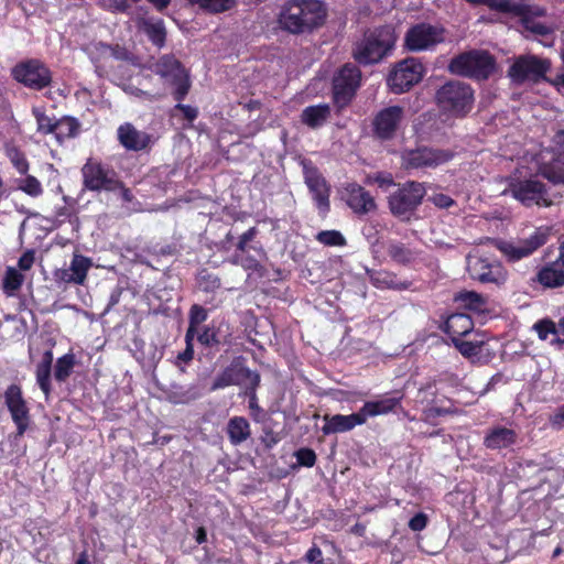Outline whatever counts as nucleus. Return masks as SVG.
Returning a JSON list of instances; mask_svg holds the SVG:
<instances>
[{"label": "nucleus", "mask_w": 564, "mask_h": 564, "mask_svg": "<svg viewBox=\"0 0 564 564\" xmlns=\"http://www.w3.org/2000/svg\"><path fill=\"white\" fill-rule=\"evenodd\" d=\"M33 262H34V253L31 251H28L24 254H22V257L19 259L18 264L21 270L26 271L33 265Z\"/></svg>", "instance_id": "obj_61"}, {"label": "nucleus", "mask_w": 564, "mask_h": 564, "mask_svg": "<svg viewBox=\"0 0 564 564\" xmlns=\"http://www.w3.org/2000/svg\"><path fill=\"white\" fill-rule=\"evenodd\" d=\"M549 228L539 227L525 239H494L492 243L507 258V260L514 262L531 256L540 247L545 245L549 239Z\"/></svg>", "instance_id": "obj_6"}, {"label": "nucleus", "mask_w": 564, "mask_h": 564, "mask_svg": "<svg viewBox=\"0 0 564 564\" xmlns=\"http://www.w3.org/2000/svg\"><path fill=\"white\" fill-rule=\"evenodd\" d=\"M444 40L445 30L442 26L422 22L406 31L404 46L410 52H423L433 50Z\"/></svg>", "instance_id": "obj_9"}, {"label": "nucleus", "mask_w": 564, "mask_h": 564, "mask_svg": "<svg viewBox=\"0 0 564 564\" xmlns=\"http://www.w3.org/2000/svg\"><path fill=\"white\" fill-rule=\"evenodd\" d=\"M327 6L322 0H286L281 7L278 22L291 34L312 33L324 25Z\"/></svg>", "instance_id": "obj_2"}, {"label": "nucleus", "mask_w": 564, "mask_h": 564, "mask_svg": "<svg viewBox=\"0 0 564 564\" xmlns=\"http://www.w3.org/2000/svg\"><path fill=\"white\" fill-rule=\"evenodd\" d=\"M256 236V228H250L248 229L246 232H243L241 236H240V239H239V242L237 245V248L245 252L246 249H247V245L248 242H250Z\"/></svg>", "instance_id": "obj_59"}, {"label": "nucleus", "mask_w": 564, "mask_h": 564, "mask_svg": "<svg viewBox=\"0 0 564 564\" xmlns=\"http://www.w3.org/2000/svg\"><path fill=\"white\" fill-rule=\"evenodd\" d=\"M82 174L85 191L99 193L106 187V171L100 162L88 160Z\"/></svg>", "instance_id": "obj_24"}, {"label": "nucleus", "mask_w": 564, "mask_h": 564, "mask_svg": "<svg viewBox=\"0 0 564 564\" xmlns=\"http://www.w3.org/2000/svg\"><path fill=\"white\" fill-rule=\"evenodd\" d=\"M517 437V433L513 430L497 426L487 432L484 445L490 449H503L513 445Z\"/></svg>", "instance_id": "obj_26"}, {"label": "nucleus", "mask_w": 564, "mask_h": 564, "mask_svg": "<svg viewBox=\"0 0 564 564\" xmlns=\"http://www.w3.org/2000/svg\"><path fill=\"white\" fill-rule=\"evenodd\" d=\"M552 63L549 58L534 54L518 56L508 70V76L516 84L539 83L549 80L545 75L551 69Z\"/></svg>", "instance_id": "obj_7"}, {"label": "nucleus", "mask_w": 564, "mask_h": 564, "mask_svg": "<svg viewBox=\"0 0 564 564\" xmlns=\"http://www.w3.org/2000/svg\"><path fill=\"white\" fill-rule=\"evenodd\" d=\"M120 144L132 151H141L151 142V137L144 131L137 130L131 123H123L117 131Z\"/></svg>", "instance_id": "obj_23"}, {"label": "nucleus", "mask_w": 564, "mask_h": 564, "mask_svg": "<svg viewBox=\"0 0 564 564\" xmlns=\"http://www.w3.org/2000/svg\"><path fill=\"white\" fill-rule=\"evenodd\" d=\"M447 413H449V411L447 409L438 406L436 404H431L423 410L424 420H426V421H431L437 416H441V415H444Z\"/></svg>", "instance_id": "obj_54"}, {"label": "nucleus", "mask_w": 564, "mask_h": 564, "mask_svg": "<svg viewBox=\"0 0 564 564\" xmlns=\"http://www.w3.org/2000/svg\"><path fill=\"white\" fill-rule=\"evenodd\" d=\"M538 281L544 288H560L564 285V269L558 262L550 263L538 272Z\"/></svg>", "instance_id": "obj_29"}, {"label": "nucleus", "mask_w": 564, "mask_h": 564, "mask_svg": "<svg viewBox=\"0 0 564 564\" xmlns=\"http://www.w3.org/2000/svg\"><path fill=\"white\" fill-rule=\"evenodd\" d=\"M373 180L380 187H389L393 184V178L388 173H379Z\"/></svg>", "instance_id": "obj_63"}, {"label": "nucleus", "mask_w": 564, "mask_h": 564, "mask_svg": "<svg viewBox=\"0 0 564 564\" xmlns=\"http://www.w3.org/2000/svg\"><path fill=\"white\" fill-rule=\"evenodd\" d=\"M24 276L14 268H8L3 278V291L8 296H13L21 288Z\"/></svg>", "instance_id": "obj_43"}, {"label": "nucleus", "mask_w": 564, "mask_h": 564, "mask_svg": "<svg viewBox=\"0 0 564 564\" xmlns=\"http://www.w3.org/2000/svg\"><path fill=\"white\" fill-rule=\"evenodd\" d=\"M435 101L443 112L464 117L473 109L474 90L464 82L451 80L437 89Z\"/></svg>", "instance_id": "obj_4"}, {"label": "nucleus", "mask_w": 564, "mask_h": 564, "mask_svg": "<svg viewBox=\"0 0 564 564\" xmlns=\"http://www.w3.org/2000/svg\"><path fill=\"white\" fill-rule=\"evenodd\" d=\"M550 424L556 430L564 427V404L558 406L550 416Z\"/></svg>", "instance_id": "obj_56"}, {"label": "nucleus", "mask_w": 564, "mask_h": 564, "mask_svg": "<svg viewBox=\"0 0 564 564\" xmlns=\"http://www.w3.org/2000/svg\"><path fill=\"white\" fill-rule=\"evenodd\" d=\"M8 158L10 159L12 165L20 174H26L29 171V162L25 155L15 148L8 149L7 151Z\"/></svg>", "instance_id": "obj_49"}, {"label": "nucleus", "mask_w": 564, "mask_h": 564, "mask_svg": "<svg viewBox=\"0 0 564 564\" xmlns=\"http://www.w3.org/2000/svg\"><path fill=\"white\" fill-rule=\"evenodd\" d=\"M453 344L458 349V351L467 358L476 357L481 351L482 341H466L460 338H453Z\"/></svg>", "instance_id": "obj_47"}, {"label": "nucleus", "mask_w": 564, "mask_h": 564, "mask_svg": "<svg viewBox=\"0 0 564 564\" xmlns=\"http://www.w3.org/2000/svg\"><path fill=\"white\" fill-rule=\"evenodd\" d=\"M454 301L462 307L475 312H481L486 306L485 297L475 291H460L455 294Z\"/></svg>", "instance_id": "obj_35"}, {"label": "nucleus", "mask_w": 564, "mask_h": 564, "mask_svg": "<svg viewBox=\"0 0 564 564\" xmlns=\"http://www.w3.org/2000/svg\"><path fill=\"white\" fill-rule=\"evenodd\" d=\"M473 4L487 6L492 10L509 14H525L529 10L523 0H466Z\"/></svg>", "instance_id": "obj_28"}, {"label": "nucleus", "mask_w": 564, "mask_h": 564, "mask_svg": "<svg viewBox=\"0 0 564 564\" xmlns=\"http://www.w3.org/2000/svg\"><path fill=\"white\" fill-rule=\"evenodd\" d=\"M402 398V394H382L379 395L376 400L365 402L360 409V413L364 416L365 423L369 417L386 415L393 412L397 408L400 406Z\"/></svg>", "instance_id": "obj_21"}, {"label": "nucleus", "mask_w": 564, "mask_h": 564, "mask_svg": "<svg viewBox=\"0 0 564 564\" xmlns=\"http://www.w3.org/2000/svg\"><path fill=\"white\" fill-rule=\"evenodd\" d=\"M53 134L58 143H63L66 139L75 138L79 134L80 123L72 117H63L55 121Z\"/></svg>", "instance_id": "obj_33"}, {"label": "nucleus", "mask_w": 564, "mask_h": 564, "mask_svg": "<svg viewBox=\"0 0 564 564\" xmlns=\"http://www.w3.org/2000/svg\"><path fill=\"white\" fill-rule=\"evenodd\" d=\"M403 119L404 110L400 106L381 109L372 121L373 134L380 140H391L397 134Z\"/></svg>", "instance_id": "obj_18"}, {"label": "nucleus", "mask_w": 564, "mask_h": 564, "mask_svg": "<svg viewBox=\"0 0 564 564\" xmlns=\"http://www.w3.org/2000/svg\"><path fill=\"white\" fill-rule=\"evenodd\" d=\"M52 362H53V354L51 350H46L43 355L42 361L37 365V368H36V382L46 397L50 393V387H51L50 378H51Z\"/></svg>", "instance_id": "obj_36"}, {"label": "nucleus", "mask_w": 564, "mask_h": 564, "mask_svg": "<svg viewBox=\"0 0 564 564\" xmlns=\"http://www.w3.org/2000/svg\"><path fill=\"white\" fill-rule=\"evenodd\" d=\"M528 8L530 11H528L525 14H513V15L521 18L525 29L532 31L533 33L542 34V35L547 34L550 32V29L546 25H544L540 22H535L531 19V15H542L544 13V11L540 8H533L529 4H528Z\"/></svg>", "instance_id": "obj_40"}, {"label": "nucleus", "mask_w": 564, "mask_h": 564, "mask_svg": "<svg viewBox=\"0 0 564 564\" xmlns=\"http://www.w3.org/2000/svg\"><path fill=\"white\" fill-rule=\"evenodd\" d=\"M395 32L391 25H383L368 30L358 40L352 48L354 58L362 65L380 62L387 56L395 44Z\"/></svg>", "instance_id": "obj_3"}, {"label": "nucleus", "mask_w": 564, "mask_h": 564, "mask_svg": "<svg viewBox=\"0 0 564 564\" xmlns=\"http://www.w3.org/2000/svg\"><path fill=\"white\" fill-rule=\"evenodd\" d=\"M466 264L473 280L494 284H502L507 280V272L503 267L498 261L486 257L479 250L467 256Z\"/></svg>", "instance_id": "obj_8"}, {"label": "nucleus", "mask_w": 564, "mask_h": 564, "mask_svg": "<svg viewBox=\"0 0 564 564\" xmlns=\"http://www.w3.org/2000/svg\"><path fill=\"white\" fill-rule=\"evenodd\" d=\"M534 329L536 330L539 337L542 340H546L550 335L556 336L555 324L551 321H540L534 325Z\"/></svg>", "instance_id": "obj_51"}, {"label": "nucleus", "mask_w": 564, "mask_h": 564, "mask_svg": "<svg viewBox=\"0 0 564 564\" xmlns=\"http://www.w3.org/2000/svg\"><path fill=\"white\" fill-rule=\"evenodd\" d=\"M194 337L191 335H185L186 348L184 351L180 352L176 357V365L180 366L181 362L187 364L194 357V348H193Z\"/></svg>", "instance_id": "obj_52"}, {"label": "nucleus", "mask_w": 564, "mask_h": 564, "mask_svg": "<svg viewBox=\"0 0 564 564\" xmlns=\"http://www.w3.org/2000/svg\"><path fill=\"white\" fill-rule=\"evenodd\" d=\"M227 434L231 444L239 445L250 437V424L242 416L231 417L227 424Z\"/></svg>", "instance_id": "obj_32"}, {"label": "nucleus", "mask_w": 564, "mask_h": 564, "mask_svg": "<svg viewBox=\"0 0 564 564\" xmlns=\"http://www.w3.org/2000/svg\"><path fill=\"white\" fill-rule=\"evenodd\" d=\"M295 457L299 465L304 467H313L316 462V454L311 448H300L295 452Z\"/></svg>", "instance_id": "obj_50"}, {"label": "nucleus", "mask_w": 564, "mask_h": 564, "mask_svg": "<svg viewBox=\"0 0 564 564\" xmlns=\"http://www.w3.org/2000/svg\"><path fill=\"white\" fill-rule=\"evenodd\" d=\"M197 339L202 345L205 346H210L218 343L217 334L212 327H205L203 332L198 334Z\"/></svg>", "instance_id": "obj_53"}, {"label": "nucleus", "mask_w": 564, "mask_h": 564, "mask_svg": "<svg viewBox=\"0 0 564 564\" xmlns=\"http://www.w3.org/2000/svg\"><path fill=\"white\" fill-rule=\"evenodd\" d=\"M89 267H90L89 259H87L83 256H78V254H75L73 257V259L70 261V265L68 268V270L75 278V279H73V284H83L84 283Z\"/></svg>", "instance_id": "obj_41"}, {"label": "nucleus", "mask_w": 564, "mask_h": 564, "mask_svg": "<svg viewBox=\"0 0 564 564\" xmlns=\"http://www.w3.org/2000/svg\"><path fill=\"white\" fill-rule=\"evenodd\" d=\"M371 283L378 289L401 290L408 285L398 280L397 275L389 271H377L370 276Z\"/></svg>", "instance_id": "obj_38"}, {"label": "nucleus", "mask_w": 564, "mask_h": 564, "mask_svg": "<svg viewBox=\"0 0 564 564\" xmlns=\"http://www.w3.org/2000/svg\"><path fill=\"white\" fill-rule=\"evenodd\" d=\"M316 240L328 247H343L346 245V239L338 230H323L316 235Z\"/></svg>", "instance_id": "obj_45"}, {"label": "nucleus", "mask_w": 564, "mask_h": 564, "mask_svg": "<svg viewBox=\"0 0 564 564\" xmlns=\"http://www.w3.org/2000/svg\"><path fill=\"white\" fill-rule=\"evenodd\" d=\"M433 202L436 206L441 208H448L454 204V200L444 194H437L433 197Z\"/></svg>", "instance_id": "obj_62"}, {"label": "nucleus", "mask_w": 564, "mask_h": 564, "mask_svg": "<svg viewBox=\"0 0 564 564\" xmlns=\"http://www.w3.org/2000/svg\"><path fill=\"white\" fill-rule=\"evenodd\" d=\"M549 82L557 89L558 93L564 94V75L563 74L555 76L553 79H550Z\"/></svg>", "instance_id": "obj_64"}, {"label": "nucleus", "mask_w": 564, "mask_h": 564, "mask_svg": "<svg viewBox=\"0 0 564 564\" xmlns=\"http://www.w3.org/2000/svg\"><path fill=\"white\" fill-rule=\"evenodd\" d=\"M246 375H249V370L238 367H228L215 379L210 390L215 391L232 384H238L240 379Z\"/></svg>", "instance_id": "obj_34"}, {"label": "nucleus", "mask_w": 564, "mask_h": 564, "mask_svg": "<svg viewBox=\"0 0 564 564\" xmlns=\"http://www.w3.org/2000/svg\"><path fill=\"white\" fill-rule=\"evenodd\" d=\"M324 421L325 424L323 425L322 431L325 435L345 433L355 429L356 426L365 424L360 410L357 413H351L348 415H325Z\"/></svg>", "instance_id": "obj_22"}, {"label": "nucleus", "mask_w": 564, "mask_h": 564, "mask_svg": "<svg viewBox=\"0 0 564 564\" xmlns=\"http://www.w3.org/2000/svg\"><path fill=\"white\" fill-rule=\"evenodd\" d=\"M474 328L471 318L463 313L451 315L445 323V332L453 338H460Z\"/></svg>", "instance_id": "obj_30"}, {"label": "nucleus", "mask_w": 564, "mask_h": 564, "mask_svg": "<svg viewBox=\"0 0 564 564\" xmlns=\"http://www.w3.org/2000/svg\"><path fill=\"white\" fill-rule=\"evenodd\" d=\"M204 11L213 14L223 13L235 9L239 0H187Z\"/></svg>", "instance_id": "obj_37"}, {"label": "nucleus", "mask_w": 564, "mask_h": 564, "mask_svg": "<svg viewBox=\"0 0 564 564\" xmlns=\"http://www.w3.org/2000/svg\"><path fill=\"white\" fill-rule=\"evenodd\" d=\"M453 153L448 150L420 148L402 154V165L406 170L434 169L448 162Z\"/></svg>", "instance_id": "obj_16"}, {"label": "nucleus", "mask_w": 564, "mask_h": 564, "mask_svg": "<svg viewBox=\"0 0 564 564\" xmlns=\"http://www.w3.org/2000/svg\"><path fill=\"white\" fill-rule=\"evenodd\" d=\"M207 319V311L200 305H193L189 310V325L185 335L195 337L197 327Z\"/></svg>", "instance_id": "obj_44"}, {"label": "nucleus", "mask_w": 564, "mask_h": 564, "mask_svg": "<svg viewBox=\"0 0 564 564\" xmlns=\"http://www.w3.org/2000/svg\"><path fill=\"white\" fill-rule=\"evenodd\" d=\"M198 397L194 387L172 384L166 391V399L174 404H185Z\"/></svg>", "instance_id": "obj_39"}, {"label": "nucleus", "mask_w": 564, "mask_h": 564, "mask_svg": "<svg viewBox=\"0 0 564 564\" xmlns=\"http://www.w3.org/2000/svg\"><path fill=\"white\" fill-rule=\"evenodd\" d=\"M360 82L361 72L352 64L344 65L336 73L333 79V94L334 101L339 108L350 102L360 86Z\"/></svg>", "instance_id": "obj_13"}, {"label": "nucleus", "mask_w": 564, "mask_h": 564, "mask_svg": "<svg viewBox=\"0 0 564 564\" xmlns=\"http://www.w3.org/2000/svg\"><path fill=\"white\" fill-rule=\"evenodd\" d=\"M425 187L419 182H408L389 197V208L397 217H406L422 202Z\"/></svg>", "instance_id": "obj_14"}, {"label": "nucleus", "mask_w": 564, "mask_h": 564, "mask_svg": "<svg viewBox=\"0 0 564 564\" xmlns=\"http://www.w3.org/2000/svg\"><path fill=\"white\" fill-rule=\"evenodd\" d=\"M495 59L486 51H469L454 57L448 69L452 74L486 79L495 72Z\"/></svg>", "instance_id": "obj_5"}, {"label": "nucleus", "mask_w": 564, "mask_h": 564, "mask_svg": "<svg viewBox=\"0 0 564 564\" xmlns=\"http://www.w3.org/2000/svg\"><path fill=\"white\" fill-rule=\"evenodd\" d=\"M4 401L17 425L18 433L22 435L29 425V409L22 397L21 388L11 384L4 392Z\"/></svg>", "instance_id": "obj_20"}, {"label": "nucleus", "mask_w": 564, "mask_h": 564, "mask_svg": "<svg viewBox=\"0 0 564 564\" xmlns=\"http://www.w3.org/2000/svg\"><path fill=\"white\" fill-rule=\"evenodd\" d=\"M18 187L31 197H39L43 193L40 181L33 175H26L24 178L20 180Z\"/></svg>", "instance_id": "obj_46"}, {"label": "nucleus", "mask_w": 564, "mask_h": 564, "mask_svg": "<svg viewBox=\"0 0 564 564\" xmlns=\"http://www.w3.org/2000/svg\"><path fill=\"white\" fill-rule=\"evenodd\" d=\"M543 177L553 184L564 183V131H558L553 138L552 149L540 153Z\"/></svg>", "instance_id": "obj_12"}, {"label": "nucleus", "mask_w": 564, "mask_h": 564, "mask_svg": "<svg viewBox=\"0 0 564 564\" xmlns=\"http://www.w3.org/2000/svg\"><path fill=\"white\" fill-rule=\"evenodd\" d=\"M12 77L31 89L41 90L50 85V69L39 59L18 63L11 70Z\"/></svg>", "instance_id": "obj_15"}, {"label": "nucleus", "mask_w": 564, "mask_h": 564, "mask_svg": "<svg viewBox=\"0 0 564 564\" xmlns=\"http://www.w3.org/2000/svg\"><path fill=\"white\" fill-rule=\"evenodd\" d=\"M33 116L36 119L37 131L43 134L53 133L55 129V121L53 118H50L45 115V112L40 108H33Z\"/></svg>", "instance_id": "obj_48"}, {"label": "nucleus", "mask_w": 564, "mask_h": 564, "mask_svg": "<svg viewBox=\"0 0 564 564\" xmlns=\"http://www.w3.org/2000/svg\"><path fill=\"white\" fill-rule=\"evenodd\" d=\"M541 160L533 166L520 164L507 178V188L503 194L511 195L522 205L549 207L558 198L560 193L552 191L541 181Z\"/></svg>", "instance_id": "obj_1"}, {"label": "nucleus", "mask_w": 564, "mask_h": 564, "mask_svg": "<svg viewBox=\"0 0 564 564\" xmlns=\"http://www.w3.org/2000/svg\"><path fill=\"white\" fill-rule=\"evenodd\" d=\"M154 72L175 86L174 98L177 101L185 98L191 87L188 73L174 56H162L155 63Z\"/></svg>", "instance_id": "obj_11"}, {"label": "nucleus", "mask_w": 564, "mask_h": 564, "mask_svg": "<svg viewBox=\"0 0 564 564\" xmlns=\"http://www.w3.org/2000/svg\"><path fill=\"white\" fill-rule=\"evenodd\" d=\"M73 279H75L73 276V274L70 273V271L67 269H58L54 272V280L57 284H70L73 283Z\"/></svg>", "instance_id": "obj_57"}, {"label": "nucleus", "mask_w": 564, "mask_h": 564, "mask_svg": "<svg viewBox=\"0 0 564 564\" xmlns=\"http://www.w3.org/2000/svg\"><path fill=\"white\" fill-rule=\"evenodd\" d=\"M330 117V106L328 104H319L308 106L301 113V121L311 129L323 127Z\"/></svg>", "instance_id": "obj_27"}, {"label": "nucleus", "mask_w": 564, "mask_h": 564, "mask_svg": "<svg viewBox=\"0 0 564 564\" xmlns=\"http://www.w3.org/2000/svg\"><path fill=\"white\" fill-rule=\"evenodd\" d=\"M75 356L66 354L57 359L54 367V377L57 381L64 382L73 372L75 366Z\"/></svg>", "instance_id": "obj_42"}, {"label": "nucleus", "mask_w": 564, "mask_h": 564, "mask_svg": "<svg viewBox=\"0 0 564 564\" xmlns=\"http://www.w3.org/2000/svg\"><path fill=\"white\" fill-rule=\"evenodd\" d=\"M427 524V517L424 513H417L409 521V528L412 531H422Z\"/></svg>", "instance_id": "obj_55"}, {"label": "nucleus", "mask_w": 564, "mask_h": 564, "mask_svg": "<svg viewBox=\"0 0 564 564\" xmlns=\"http://www.w3.org/2000/svg\"><path fill=\"white\" fill-rule=\"evenodd\" d=\"M425 68L420 59L408 57L398 63L388 77V86L394 94L409 90L423 78Z\"/></svg>", "instance_id": "obj_10"}, {"label": "nucleus", "mask_w": 564, "mask_h": 564, "mask_svg": "<svg viewBox=\"0 0 564 564\" xmlns=\"http://www.w3.org/2000/svg\"><path fill=\"white\" fill-rule=\"evenodd\" d=\"M140 29L147 34L154 45L158 47H162L164 45L166 31L162 19H143L140 23Z\"/></svg>", "instance_id": "obj_31"}, {"label": "nucleus", "mask_w": 564, "mask_h": 564, "mask_svg": "<svg viewBox=\"0 0 564 564\" xmlns=\"http://www.w3.org/2000/svg\"><path fill=\"white\" fill-rule=\"evenodd\" d=\"M340 197L358 216H364L377 209L371 194L357 183H348L340 189Z\"/></svg>", "instance_id": "obj_19"}, {"label": "nucleus", "mask_w": 564, "mask_h": 564, "mask_svg": "<svg viewBox=\"0 0 564 564\" xmlns=\"http://www.w3.org/2000/svg\"><path fill=\"white\" fill-rule=\"evenodd\" d=\"M386 251L393 262L403 265L413 263L420 256L417 249L395 239L386 242Z\"/></svg>", "instance_id": "obj_25"}, {"label": "nucleus", "mask_w": 564, "mask_h": 564, "mask_svg": "<svg viewBox=\"0 0 564 564\" xmlns=\"http://www.w3.org/2000/svg\"><path fill=\"white\" fill-rule=\"evenodd\" d=\"M305 560L310 564H323V553L321 549L317 546L311 547L305 554Z\"/></svg>", "instance_id": "obj_58"}, {"label": "nucleus", "mask_w": 564, "mask_h": 564, "mask_svg": "<svg viewBox=\"0 0 564 564\" xmlns=\"http://www.w3.org/2000/svg\"><path fill=\"white\" fill-rule=\"evenodd\" d=\"M304 180L319 215L326 216L330 209L328 183L317 169L306 164L304 165Z\"/></svg>", "instance_id": "obj_17"}, {"label": "nucleus", "mask_w": 564, "mask_h": 564, "mask_svg": "<svg viewBox=\"0 0 564 564\" xmlns=\"http://www.w3.org/2000/svg\"><path fill=\"white\" fill-rule=\"evenodd\" d=\"M176 108L180 109L183 112L184 117L188 121L195 120L197 115H198L197 109L195 107L189 106V105L177 104Z\"/></svg>", "instance_id": "obj_60"}]
</instances>
